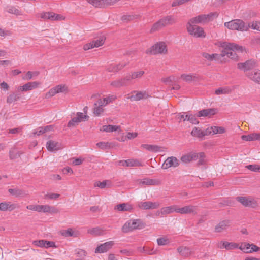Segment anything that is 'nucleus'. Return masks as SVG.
Instances as JSON below:
<instances>
[{"instance_id": "obj_1", "label": "nucleus", "mask_w": 260, "mask_h": 260, "mask_svg": "<svg viewBox=\"0 0 260 260\" xmlns=\"http://www.w3.org/2000/svg\"><path fill=\"white\" fill-rule=\"evenodd\" d=\"M221 47L223 48V50L221 51V56L222 57L227 56L228 57L235 60H238V55L235 51L242 52L244 50L242 46H239L234 43L223 42L221 44Z\"/></svg>"}, {"instance_id": "obj_2", "label": "nucleus", "mask_w": 260, "mask_h": 260, "mask_svg": "<svg viewBox=\"0 0 260 260\" xmlns=\"http://www.w3.org/2000/svg\"><path fill=\"white\" fill-rule=\"evenodd\" d=\"M176 22V19L172 15H167L163 17L159 20L155 22L151 27V32L158 31L162 28L171 25Z\"/></svg>"}, {"instance_id": "obj_3", "label": "nucleus", "mask_w": 260, "mask_h": 260, "mask_svg": "<svg viewBox=\"0 0 260 260\" xmlns=\"http://www.w3.org/2000/svg\"><path fill=\"white\" fill-rule=\"evenodd\" d=\"M146 224L141 219H130L126 221L122 227L124 233H128L136 229H142Z\"/></svg>"}, {"instance_id": "obj_4", "label": "nucleus", "mask_w": 260, "mask_h": 260, "mask_svg": "<svg viewBox=\"0 0 260 260\" xmlns=\"http://www.w3.org/2000/svg\"><path fill=\"white\" fill-rule=\"evenodd\" d=\"M224 26L231 30L246 31L250 28V23L246 24L240 19H235L224 23Z\"/></svg>"}, {"instance_id": "obj_5", "label": "nucleus", "mask_w": 260, "mask_h": 260, "mask_svg": "<svg viewBox=\"0 0 260 260\" xmlns=\"http://www.w3.org/2000/svg\"><path fill=\"white\" fill-rule=\"evenodd\" d=\"M167 53V46L165 42H159L153 45L151 48L147 49L146 53L148 54H165Z\"/></svg>"}, {"instance_id": "obj_6", "label": "nucleus", "mask_w": 260, "mask_h": 260, "mask_svg": "<svg viewBox=\"0 0 260 260\" xmlns=\"http://www.w3.org/2000/svg\"><path fill=\"white\" fill-rule=\"evenodd\" d=\"M88 118V116L84 115L83 113L77 112L76 117L72 118V119L68 122L67 126L69 128L75 127L80 122L87 120Z\"/></svg>"}, {"instance_id": "obj_7", "label": "nucleus", "mask_w": 260, "mask_h": 260, "mask_svg": "<svg viewBox=\"0 0 260 260\" xmlns=\"http://www.w3.org/2000/svg\"><path fill=\"white\" fill-rule=\"evenodd\" d=\"M187 31L195 37H205V35L203 29L197 25H186Z\"/></svg>"}, {"instance_id": "obj_8", "label": "nucleus", "mask_w": 260, "mask_h": 260, "mask_svg": "<svg viewBox=\"0 0 260 260\" xmlns=\"http://www.w3.org/2000/svg\"><path fill=\"white\" fill-rule=\"evenodd\" d=\"M236 199L245 207L255 208L257 206V202L250 197H237Z\"/></svg>"}, {"instance_id": "obj_9", "label": "nucleus", "mask_w": 260, "mask_h": 260, "mask_svg": "<svg viewBox=\"0 0 260 260\" xmlns=\"http://www.w3.org/2000/svg\"><path fill=\"white\" fill-rule=\"evenodd\" d=\"M159 206L160 203L158 202L146 201L137 203L138 207L143 210L155 209L158 208Z\"/></svg>"}, {"instance_id": "obj_10", "label": "nucleus", "mask_w": 260, "mask_h": 260, "mask_svg": "<svg viewBox=\"0 0 260 260\" xmlns=\"http://www.w3.org/2000/svg\"><path fill=\"white\" fill-rule=\"evenodd\" d=\"M105 39V37L102 36L98 39L93 40L90 43L84 45L83 49L84 50L86 51L94 47H99L101 46L104 44Z\"/></svg>"}, {"instance_id": "obj_11", "label": "nucleus", "mask_w": 260, "mask_h": 260, "mask_svg": "<svg viewBox=\"0 0 260 260\" xmlns=\"http://www.w3.org/2000/svg\"><path fill=\"white\" fill-rule=\"evenodd\" d=\"M179 160L174 156H171L168 157L163 164L162 165L161 168L163 169H167L170 167L176 168L179 165Z\"/></svg>"}, {"instance_id": "obj_12", "label": "nucleus", "mask_w": 260, "mask_h": 260, "mask_svg": "<svg viewBox=\"0 0 260 260\" xmlns=\"http://www.w3.org/2000/svg\"><path fill=\"white\" fill-rule=\"evenodd\" d=\"M114 245L113 241H108L99 245L95 249V253H103L107 252L112 248Z\"/></svg>"}, {"instance_id": "obj_13", "label": "nucleus", "mask_w": 260, "mask_h": 260, "mask_svg": "<svg viewBox=\"0 0 260 260\" xmlns=\"http://www.w3.org/2000/svg\"><path fill=\"white\" fill-rule=\"evenodd\" d=\"M196 207L192 205L186 206L182 208L176 207V212L183 214L190 213L196 214Z\"/></svg>"}, {"instance_id": "obj_14", "label": "nucleus", "mask_w": 260, "mask_h": 260, "mask_svg": "<svg viewBox=\"0 0 260 260\" xmlns=\"http://www.w3.org/2000/svg\"><path fill=\"white\" fill-rule=\"evenodd\" d=\"M40 84V83L37 81L28 82L23 86L18 87V90L20 91H27L36 88Z\"/></svg>"}, {"instance_id": "obj_15", "label": "nucleus", "mask_w": 260, "mask_h": 260, "mask_svg": "<svg viewBox=\"0 0 260 260\" xmlns=\"http://www.w3.org/2000/svg\"><path fill=\"white\" fill-rule=\"evenodd\" d=\"M46 148L49 151H57L61 149V144L59 142L49 140L46 143Z\"/></svg>"}, {"instance_id": "obj_16", "label": "nucleus", "mask_w": 260, "mask_h": 260, "mask_svg": "<svg viewBox=\"0 0 260 260\" xmlns=\"http://www.w3.org/2000/svg\"><path fill=\"white\" fill-rule=\"evenodd\" d=\"M255 66V62L253 60H248L244 63H238V68L244 71L250 70Z\"/></svg>"}, {"instance_id": "obj_17", "label": "nucleus", "mask_w": 260, "mask_h": 260, "mask_svg": "<svg viewBox=\"0 0 260 260\" xmlns=\"http://www.w3.org/2000/svg\"><path fill=\"white\" fill-rule=\"evenodd\" d=\"M230 221L229 220H225L220 221L215 228V231L217 233H221L225 231L230 226Z\"/></svg>"}, {"instance_id": "obj_18", "label": "nucleus", "mask_w": 260, "mask_h": 260, "mask_svg": "<svg viewBox=\"0 0 260 260\" xmlns=\"http://www.w3.org/2000/svg\"><path fill=\"white\" fill-rule=\"evenodd\" d=\"M216 13H210L207 15H200L198 16V19L200 23H204L213 19L214 17H217Z\"/></svg>"}, {"instance_id": "obj_19", "label": "nucleus", "mask_w": 260, "mask_h": 260, "mask_svg": "<svg viewBox=\"0 0 260 260\" xmlns=\"http://www.w3.org/2000/svg\"><path fill=\"white\" fill-rule=\"evenodd\" d=\"M198 154L194 152H191L187 154L183 155L181 157V160L184 163H188L192 160L198 159Z\"/></svg>"}, {"instance_id": "obj_20", "label": "nucleus", "mask_w": 260, "mask_h": 260, "mask_svg": "<svg viewBox=\"0 0 260 260\" xmlns=\"http://www.w3.org/2000/svg\"><path fill=\"white\" fill-rule=\"evenodd\" d=\"M177 251L184 257H187L193 253V251L188 247H179L177 248Z\"/></svg>"}, {"instance_id": "obj_21", "label": "nucleus", "mask_w": 260, "mask_h": 260, "mask_svg": "<svg viewBox=\"0 0 260 260\" xmlns=\"http://www.w3.org/2000/svg\"><path fill=\"white\" fill-rule=\"evenodd\" d=\"M88 233L93 236L103 235L105 234V230L100 227H95L88 230Z\"/></svg>"}, {"instance_id": "obj_22", "label": "nucleus", "mask_w": 260, "mask_h": 260, "mask_svg": "<svg viewBox=\"0 0 260 260\" xmlns=\"http://www.w3.org/2000/svg\"><path fill=\"white\" fill-rule=\"evenodd\" d=\"M8 192L16 197H24L27 194L23 190L18 188H10L8 189Z\"/></svg>"}, {"instance_id": "obj_23", "label": "nucleus", "mask_w": 260, "mask_h": 260, "mask_svg": "<svg viewBox=\"0 0 260 260\" xmlns=\"http://www.w3.org/2000/svg\"><path fill=\"white\" fill-rule=\"evenodd\" d=\"M141 147L149 151L157 152L161 151L162 147L157 145L149 144H142Z\"/></svg>"}, {"instance_id": "obj_24", "label": "nucleus", "mask_w": 260, "mask_h": 260, "mask_svg": "<svg viewBox=\"0 0 260 260\" xmlns=\"http://www.w3.org/2000/svg\"><path fill=\"white\" fill-rule=\"evenodd\" d=\"M114 209L119 211H130L133 209V207L128 203H122L117 205Z\"/></svg>"}, {"instance_id": "obj_25", "label": "nucleus", "mask_w": 260, "mask_h": 260, "mask_svg": "<svg viewBox=\"0 0 260 260\" xmlns=\"http://www.w3.org/2000/svg\"><path fill=\"white\" fill-rule=\"evenodd\" d=\"M148 97V95L146 91H139L135 95H131L129 98L132 101H139L143 99H147Z\"/></svg>"}, {"instance_id": "obj_26", "label": "nucleus", "mask_w": 260, "mask_h": 260, "mask_svg": "<svg viewBox=\"0 0 260 260\" xmlns=\"http://www.w3.org/2000/svg\"><path fill=\"white\" fill-rule=\"evenodd\" d=\"M125 66V63H119L116 65L111 64L107 68V70L109 72H117L123 69Z\"/></svg>"}, {"instance_id": "obj_27", "label": "nucleus", "mask_w": 260, "mask_h": 260, "mask_svg": "<svg viewBox=\"0 0 260 260\" xmlns=\"http://www.w3.org/2000/svg\"><path fill=\"white\" fill-rule=\"evenodd\" d=\"M248 77L256 83H260V71H254L248 74Z\"/></svg>"}, {"instance_id": "obj_28", "label": "nucleus", "mask_w": 260, "mask_h": 260, "mask_svg": "<svg viewBox=\"0 0 260 260\" xmlns=\"http://www.w3.org/2000/svg\"><path fill=\"white\" fill-rule=\"evenodd\" d=\"M60 234L62 236L66 237H77L78 236V234L77 233H75L71 228H68L67 230L61 231L60 232Z\"/></svg>"}, {"instance_id": "obj_29", "label": "nucleus", "mask_w": 260, "mask_h": 260, "mask_svg": "<svg viewBox=\"0 0 260 260\" xmlns=\"http://www.w3.org/2000/svg\"><path fill=\"white\" fill-rule=\"evenodd\" d=\"M181 78L184 81L189 83L192 81H197L198 80V77L197 76L190 74H182L181 76Z\"/></svg>"}, {"instance_id": "obj_30", "label": "nucleus", "mask_w": 260, "mask_h": 260, "mask_svg": "<svg viewBox=\"0 0 260 260\" xmlns=\"http://www.w3.org/2000/svg\"><path fill=\"white\" fill-rule=\"evenodd\" d=\"M176 206H171L169 207H166L162 208L160 209V213L161 215H166L168 214L171 213H173V212H176Z\"/></svg>"}, {"instance_id": "obj_31", "label": "nucleus", "mask_w": 260, "mask_h": 260, "mask_svg": "<svg viewBox=\"0 0 260 260\" xmlns=\"http://www.w3.org/2000/svg\"><path fill=\"white\" fill-rule=\"evenodd\" d=\"M138 181L139 182L140 184L144 185H154L156 184V180L147 178L138 180Z\"/></svg>"}, {"instance_id": "obj_32", "label": "nucleus", "mask_w": 260, "mask_h": 260, "mask_svg": "<svg viewBox=\"0 0 260 260\" xmlns=\"http://www.w3.org/2000/svg\"><path fill=\"white\" fill-rule=\"evenodd\" d=\"M120 128L119 126H115L112 125H103L102 128L100 129L101 131L106 132H111L114 131H116Z\"/></svg>"}, {"instance_id": "obj_33", "label": "nucleus", "mask_w": 260, "mask_h": 260, "mask_svg": "<svg viewBox=\"0 0 260 260\" xmlns=\"http://www.w3.org/2000/svg\"><path fill=\"white\" fill-rule=\"evenodd\" d=\"M14 205L11 204L10 202H2L0 203V210L6 211L7 210H12L14 208Z\"/></svg>"}, {"instance_id": "obj_34", "label": "nucleus", "mask_w": 260, "mask_h": 260, "mask_svg": "<svg viewBox=\"0 0 260 260\" xmlns=\"http://www.w3.org/2000/svg\"><path fill=\"white\" fill-rule=\"evenodd\" d=\"M20 98V94L19 93H12L10 94L7 99V102L8 104H11L18 100Z\"/></svg>"}, {"instance_id": "obj_35", "label": "nucleus", "mask_w": 260, "mask_h": 260, "mask_svg": "<svg viewBox=\"0 0 260 260\" xmlns=\"http://www.w3.org/2000/svg\"><path fill=\"white\" fill-rule=\"evenodd\" d=\"M21 154L22 153L15 149H12L9 151V157L11 159H14L19 157Z\"/></svg>"}, {"instance_id": "obj_36", "label": "nucleus", "mask_w": 260, "mask_h": 260, "mask_svg": "<svg viewBox=\"0 0 260 260\" xmlns=\"http://www.w3.org/2000/svg\"><path fill=\"white\" fill-rule=\"evenodd\" d=\"M88 3L91 4L95 7L103 8V0H86Z\"/></svg>"}, {"instance_id": "obj_37", "label": "nucleus", "mask_w": 260, "mask_h": 260, "mask_svg": "<svg viewBox=\"0 0 260 260\" xmlns=\"http://www.w3.org/2000/svg\"><path fill=\"white\" fill-rule=\"evenodd\" d=\"M111 144L109 142H100L96 144V146L100 148V149L105 150L107 149H109L111 147Z\"/></svg>"}, {"instance_id": "obj_38", "label": "nucleus", "mask_w": 260, "mask_h": 260, "mask_svg": "<svg viewBox=\"0 0 260 260\" xmlns=\"http://www.w3.org/2000/svg\"><path fill=\"white\" fill-rule=\"evenodd\" d=\"M198 155V159H199V161L197 162V165L198 166L202 165H204L206 162V160L205 159V153L204 152H200L196 153Z\"/></svg>"}, {"instance_id": "obj_39", "label": "nucleus", "mask_w": 260, "mask_h": 260, "mask_svg": "<svg viewBox=\"0 0 260 260\" xmlns=\"http://www.w3.org/2000/svg\"><path fill=\"white\" fill-rule=\"evenodd\" d=\"M251 246V244L249 243H243L242 244L240 247L239 248L244 251L245 253H251L250 248Z\"/></svg>"}, {"instance_id": "obj_40", "label": "nucleus", "mask_w": 260, "mask_h": 260, "mask_svg": "<svg viewBox=\"0 0 260 260\" xmlns=\"http://www.w3.org/2000/svg\"><path fill=\"white\" fill-rule=\"evenodd\" d=\"M191 134L194 137L203 138V131L198 127H194L192 129Z\"/></svg>"}, {"instance_id": "obj_41", "label": "nucleus", "mask_w": 260, "mask_h": 260, "mask_svg": "<svg viewBox=\"0 0 260 260\" xmlns=\"http://www.w3.org/2000/svg\"><path fill=\"white\" fill-rule=\"evenodd\" d=\"M202 55L208 60L213 61V60L215 59L216 56H218V54L216 53L210 54L206 52H203L202 53Z\"/></svg>"}, {"instance_id": "obj_42", "label": "nucleus", "mask_w": 260, "mask_h": 260, "mask_svg": "<svg viewBox=\"0 0 260 260\" xmlns=\"http://www.w3.org/2000/svg\"><path fill=\"white\" fill-rule=\"evenodd\" d=\"M94 108L93 113L96 116H100V114L104 112V109L103 107L98 106V103H95L94 104Z\"/></svg>"}, {"instance_id": "obj_43", "label": "nucleus", "mask_w": 260, "mask_h": 260, "mask_svg": "<svg viewBox=\"0 0 260 260\" xmlns=\"http://www.w3.org/2000/svg\"><path fill=\"white\" fill-rule=\"evenodd\" d=\"M225 249L228 250H233L236 248H238L239 247V245L237 243H233V242H228L226 241V244H225Z\"/></svg>"}, {"instance_id": "obj_44", "label": "nucleus", "mask_w": 260, "mask_h": 260, "mask_svg": "<svg viewBox=\"0 0 260 260\" xmlns=\"http://www.w3.org/2000/svg\"><path fill=\"white\" fill-rule=\"evenodd\" d=\"M7 11L11 14L19 15L21 14L20 11L14 6H9L7 7Z\"/></svg>"}, {"instance_id": "obj_45", "label": "nucleus", "mask_w": 260, "mask_h": 260, "mask_svg": "<svg viewBox=\"0 0 260 260\" xmlns=\"http://www.w3.org/2000/svg\"><path fill=\"white\" fill-rule=\"evenodd\" d=\"M128 167L141 166L142 165L137 159H127Z\"/></svg>"}, {"instance_id": "obj_46", "label": "nucleus", "mask_w": 260, "mask_h": 260, "mask_svg": "<svg viewBox=\"0 0 260 260\" xmlns=\"http://www.w3.org/2000/svg\"><path fill=\"white\" fill-rule=\"evenodd\" d=\"M111 85L115 88H119L121 86H125L121 79L112 81L111 83Z\"/></svg>"}, {"instance_id": "obj_47", "label": "nucleus", "mask_w": 260, "mask_h": 260, "mask_svg": "<svg viewBox=\"0 0 260 260\" xmlns=\"http://www.w3.org/2000/svg\"><path fill=\"white\" fill-rule=\"evenodd\" d=\"M248 169L255 172H260V165H249L246 166Z\"/></svg>"}, {"instance_id": "obj_48", "label": "nucleus", "mask_w": 260, "mask_h": 260, "mask_svg": "<svg viewBox=\"0 0 260 260\" xmlns=\"http://www.w3.org/2000/svg\"><path fill=\"white\" fill-rule=\"evenodd\" d=\"M255 133H253L248 135H242L241 138L243 140L250 141L255 140Z\"/></svg>"}, {"instance_id": "obj_49", "label": "nucleus", "mask_w": 260, "mask_h": 260, "mask_svg": "<svg viewBox=\"0 0 260 260\" xmlns=\"http://www.w3.org/2000/svg\"><path fill=\"white\" fill-rule=\"evenodd\" d=\"M211 129H212V134H222L224 133V129L222 127H218V126H212Z\"/></svg>"}, {"instance_id": "obj_50", "label": "nucleus", "mask_w": 260, "mask_h": 260, "mask_svg": "<svg viewBox=\"0 0 260 260\" xmlns=\"http://www.w3.org/2000/svg\"><path fill=\"white\" fill-rule=\"evenodd\" d=\"M137 18V16L132 15H124L121 17V20L124 22H128Z\"/></svg>"}, {"instance_id": "obj_51", "label": "nucleus", "mask_w": 260, "mask_h": 260, "mask_svg": "<svg viewBox=\"0 0 260 260\" xmlns=\"http://www.w3.org/2000/svg\"><path fill=\"white\" fill-rule=\"evenodd\" d=\"M230 90L227 88H219L215 90L216 94H228L230 93Z\"/></svg>"}, {"instance_id": "obj_52", "label": "nucleus", "mask_w": 260, "mask_h": 260, "mask_svg": "<svg viewBox=\"0 0 260 260\" xmlns=\"http://www.w3.org/2000/svg\"><path fill=\"white\" fill-rule=\"evenodd\" d=\"M107 183H109L110 184V182L109 180H104L103 182H101L100 181L96 182L94 184L95 186H98L100 187V188H105L106 187Z\"/></svg>"}, {"instance_id": "obj_53", "label": "nucleus", "mask_w": 260, "mask_h": 260, "mask_svg": "<svg viewBox=\"0 0 260 260\" xmlns=\"http://www.w3.org/2000/svg\"><path fill=\"white\" fill-rule=\"evenodd\" d=\"M103 8L112 6L116 4L120 0H103Z\"/></svg>"}, {"instance_id": "obj_54", "label": "nucleus", "mask_w": 260, "mask_h": 260, "mask_svg": "<svg viewBox=\"0 0 260 260\" xmlns=\"http://www.w3.org/2000/svg\"><path fill=\"white\" fill-rule=\"evenodd\" d=\"M57 93L63 92L67 90V87L64 85H58L55 87Z\"/></svg>"}, {"instance_id": "obj_55", "label": "nucleus", "mask_w": 260, "mask_h": 260, "mask_svg": "<svg viewBox=\"0 0 260 260\" xmlns=\"http://www.w3.org/2000/svg\"><path fill=\"white\" fill-rule=\"evenodd\" d=\"M187 121H189L190 123L194 124H198L199 122L198 119L196 118V116L192 114L189 115L188 118L187 119Z\"/></svg>"}, {"instance_id": "obj_56", "label": "nucleus", "mask_w": 260, "mask_h": 260, "mask_svg": "<svg viewBox=\"0 0 260 260\" xmlns=\"http://www.w3.org/2000/svg\"><path fill=\"white\" fill-rule=\"evenodd\" d=\"M60 16L59 15H56L54 13L49 12V16L48 19L51 20H58L60 19Z\"/></svg>"}, {"instance_id": "obj_57", "label": "nucleus", "mask_w": 260, "mask_h": 260, "mask_svg": "<svg viewBox=\"0 0 260 260\" xmlns=\"http://www.w3.org/2000/svg\"><path fill=\"white\" fill-rule=\"evenodd\" d=\"M250 27H251L253 29H256L260 31V21H255L250 24Z\"/></svg>"}, {"instance_id": "obj_58", "label": "nucleus", "mask_w": 260, "mask_h": 260, "mask_svg": "<svg viewBox=\"0 0 260 260\" xmlns=\"http://www.w3.org/2000/svg\"><path fill=\"white\" fill-rule=\"evenodd\" d=\"M45 242H46V240H36L33 242V243L38 247H44Z\"/></svg>"}, {"instance_id": "obj_59", "label": "nucleus", "mask_w": 260, "mask_h": 260, "mask_svg": "<svg viewBox=\"0 0 260 260\" xmlns=\"http://www.w3.org/2000/svg\"><path fill=\"white\" fill-rule=\"evenodd\" d=\"M57 92L55 88V87L51 88L48 92H47L46 94V98H49L50 97L53 96L56 94H57Z\"/></svg>"}, {"instance_id": "obj_60", "label": "nucleus", "mask_w": 260, "mask_h": 260, "mask_svg": "<svg viewBox=\"0 0 260 260\" xmlns=\"http://www.w3.org/2000/svg\"><path fill=\"white\" fill-rule=\"evenodd\" d=\"M60 196L59 194L52 193L51 194H47L45 196L44 199H55L58 198Z\"/></svg>"}, {"instance_id": "obj_61", "label": "nucleus", "mask_w": 260, "mask_h": 260, "mask_svg": "<svg viewBox=\"0 0 260 260\" xmlns=\"http://www.w3.org/2000/svg\"><path fill=\"white\" fill-rule=\"evenodd\" d=\"M144 74V71H140L132 73V75L133 79H136L138 78H140Z\"/></svg>"}, {"instance_id": "obj_62", "label": "nucleus", "mask_w": 260, "mask_h": 260, "mask_svg": "<svg viewBox=\"0 0 260 260\" xmlns=\"http://www.w3.org/2000/svg\"><path fill=\"white\" fill-rule=\"evenodd\" d=\"M198 19V16L191 18L189 20L186 25H194V24L200 23Z\"/></svg>"}, {"instance_id": "obj_63", "label": "nucleus", "mask_w": 260, "mask_h": 260, "mask_svg": "<svg viewBox=\"0 0 260 260\" xmlns=\"http://www.w3.org/2000/svg\"><path fill=\"white\" fill-rule=\"evenodd\" d=\"M124 85L126 86L127 85V82L133 79L132 74H129L127 75L124 78H121Z\"/></svg>"}, {"instance_id": "obj_64", "label": "nucleus", "mask_w": 260, "mask_h": 260, "mask_svg": "<svg viewBox=\"0 0 260 260\" xmlns=\"http://www.w3.org/2000/svg\"><path fill=\"white\" fill-rule=\"evenodd\" d=\"M206 110H207V116L213 115L215 114L217 112V109H215V108L206 109Z\"/></svg>"}]
</instances>
